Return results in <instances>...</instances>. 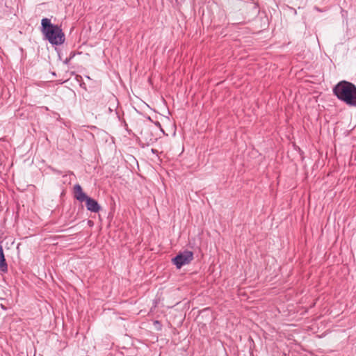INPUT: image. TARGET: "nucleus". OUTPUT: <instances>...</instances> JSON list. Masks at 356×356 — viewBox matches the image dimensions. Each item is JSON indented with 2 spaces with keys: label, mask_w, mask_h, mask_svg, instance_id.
Masks as SVG:
<instances>
[{
  "label": "nucleus",
  "mask_w": 356,
  "mask_h": 356,
  "mask_svg": "<svg viewBox=\"0 0 356 356\" xmlns=\"http://www.w3.org/2000/svg\"><path fill=\"white\" fill-rule=\"evenodd\" d=\"M332 91L338 99L349 106L356 107V86L355 84L347 81H341L334 86Z\"/></svg>",
  "instance_id": "1"
},
{
  "label": "nucleus",
  "mask_w": 356,
  "mask_h": 356,
  "mask_svg": "<svg viewBox=\"0 0 356 356\" xmlns=\"http://www.w3.org/2000/svg\"><path fill=\"white\" fill-rule=\"evenodd\" d=\"M74 197L81 202H84V200L88 197L83 191L81 186L78 184L74 186Z\"/></svg>",
  "instance_id": "5"
},
{
  "label": "nucleus",
  "mask_w": 356,
  "mask_h": 356,
  "mask_svg": "<svg viewBox=\"0 0 356 356\" xmlns=\"http://www.w3.org/2000/svg\"><path fill=\"white\" fill-rule=\"evenodd\" d=\"M152 152L154 153V154H156L158 152V151L155 149H152Z\"/></svg>",
  "instance_id": "7"
},
{
  "label": "nucleus",
  "mask_w": 356,
  "mask_h": 356,
  "mask_svg": "<svg viewBox=\"0 0 356 356\" xmlns=\"http://www.w3.org/2000/svg\"><path fill=\"white\" fill-rule=\"evenodd\" d=\"M155 124L158 127H161V124L159 122H156Z\"/></svg>",
  "instance_id": "8"
},
{
  "label": "nucleus",
  "mask_w": 356,
  "mask_h": 356,
  "mask_svg": "<svg viewBox=\"0 0 356 356\" xmlns=\"http://www.w3.org/2000/svg\"><path fill=\"white\" fill-rule=\"evenodd\" d=\"M41 31L49 42L53 45H60L65 42V34L60 27L51 24L48 18L42 19Z\"/></svg>",
  "instance_id": "2"
},
{
  "label": "nucleus",
  "mask_w": 356,
  "mask_h": 356,
  "mask_svg": "<svg viewBox=\"0 0 356 356\" xmlns=\"http://www.w3.org/2000/svg\"><path fill=\"white\" fill-rule=\"evenodd\" d=\"M0 270L3 273H6L8 271V265L6 261L3 247L1 244H0Z\"/></svg>",
  "instance_id": "6"
},
{
  "label": "nucleus",
  "mask_w": 356,
  "mask_h": 356,
  "mask_svg": "<svg viewBox=\"0 0 356 356\" xmlns=\"http://www.w3.org/2000/svg\"><path fill=\"white\" fill-rule=\"evenodd\" d=\"M84 202L88 211L94 213H97L100 211L101 207L98 202L90 197H88Z\"/></svg>",
  "instance_id": "4"
},
{
  "label": "nucleus",
  "mask_w": 356,
  "mask_h": 356,
  "mask_svg": "<svg viewBox=\"0 0 356 356\" xmlns=\"http://www.w3.org/2000/svg\"><path fill=\"white\" fill-rule=\"evenodd\" d=\"M193 259V253L191 251L186 250L174 257L172 262L177 268H181L184 265L189 264Z\"/></svg>",
  "instance_id": "3"
}]
</instances>
